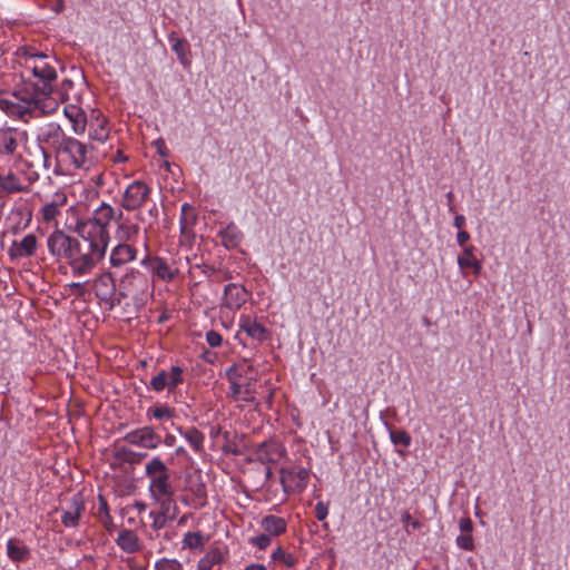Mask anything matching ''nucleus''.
I'll return each instance as SVG.
<instances>
[{"label":"nucleus","instance_id":"nucleus-1","mask_svg":"<svg viewBox=\"0 0 570 570\" xmlns=\"http://www.w3.org/2000/svg\"><path fill=\"white\" fill-rule=\"evenodd\" d=\"M37 139L47 168L51 157L47 148L51 149L57 166L62 169H88L92 163L87 145L67 136L58 124L50 122L46 125Z\"/></svg>","mask_w":570,"mask_h":570},{"label":"nucleus","instance_id":"nucleus-2","mask_svg":"<svg viewBox=\"0 0 570 570\" xmlns=\"http://www.w3.org/2000/svg\"><path fill=\"white\" fill-rule=\"evenodd\" d=\"M77 234L80 239L77 238L68 264L73 275L82 276L89 274L98 262L104 258L107 243L98 239V237L94 235L88 236L85 233Z\"/></svg>","mask_w":570,"mask_h":570},{"label":"nucleus","instance_id":"nucleus-3","mask_svg":"<svg viewBox=\"0 0 570 570\" xmlns=\"http://www.w3.org/2000/svg\"><path fill=\"white\" fill-rule=\"evenodd\" d=\"M146 475L149 479L151 497L164 508L168 509L174 503V487L170 482V471L167 465L155 456L146 464Z\"/></svg>","mask_w":570,"mask_h":570},{"label":"nucleus","instance_id":"nucleus-4","mask_svg":"<svg viewBox=\"0 0 570 570\" xmlns=\"http://www.w3.org/2000/svg\"><path fill=\"white\" fill-rule=\"evenodd\" d=\"M115 218V209L107 203H102L94 214V217L88 222L77 223L76 233H85L90 236L94 235L100 240L108 244L107 226Z\"/></svg>","mask_w":570,"mask_h":570},{"label":"nucleus","instance_id":"nucleus-5","mask_svg":"<svg viewBox=\"0 0 570 570\" xmlns=\"http://www.w3.org/2000/svg\"><path fill=\"white\" fill-rule=\"evenodd\" d=\"M150 193L151 189L146 183L142 180H135L125 189L120 200V206L129 212L137 210L146 203Z\"/></svg>","mask_w":570,"mask_h":570},{"label":"nucleus","instance_id":"nucleus-6","mask_svg":"<svg viewBox=\"0 0 570 570\" xmlns=\"http://www.w3.org/2000/svg\"><path fill=\"white\" fill-rule=\"evenodd\" d=\"M77 238L69 236L63 230L56 229L47 239L50 254L57 259L69 261Z\"/></svg>","mask_w":570,"mask_h":570},{"label":"nucleus","instance_id":"nucleus-7","mask_svg":"<svg viewBox=\"0 0 570 570\" xmlns=\"http://www.w3.org/2000/svg\"><path fill=\"white\" fill-rule=\"evenodd\" d=\"M31 57L39 59V61L32 67V73L41 82V86L37 85V89L43 95L51 94L53 91L52 81L57 78L55 67L45 61V59H47V55L42 52L32 53Z\"/></svg>","mask_w":570,"mask_h":570},{"label":"nucleus","instance_id":"nucleus-8","mask_svg":"<svg viewBox=\"0 0 570 570\" xmlns=\"http://www.w3.org/2000/svg\"><path fill=\"white\" fill-rule=\"evenodd\" d=\"M281 483L284 492H301L303 491L309 479V470L305 468H282L281 469Z\"/></svg>","mask_w":570,"mask_h":570},{"label":"nucleus","instance_id":"nucleus-9","mask_svg":"<svg viewBox=\"0 0 570 570\" xmlns=\"http://www.w3.org/2000/svg\"><path fill=\"white\" fill-rule=\"evenodd\" d=\"M184 382V370L180 366H171L167 372L161 370L157 375L150 380V389L155 392H161L165 389L168 392H174L178 385Z\"/></svg>","mask_w":570,"mask_h":570},{"label":"nucleus","instance_id":"nucleus-10","mask_svg":"<svg viewBox=\"0 0 570 570\" xmlns=\"http://www.w3.org/2000/svg\"><path fill=\"white\" fill-rule=\"evenodd\" d=\"M92 289L97 298L108 304L110 309L117 304L115 301L116 283L110 272L97 276L94 279Z\"/></svg>","mask_w":570,"mask_h":570},{"label":"nucleus","instance_id":"nucleus-11","mask_svg":"<svg viewBox=\"0 0 570 570\" xmlns=\"http://www.w3.org/2000/svg\"><path fill=\"white\" fill-rule=\"evenodd\" d=\"M286 453L282 443L275 440L265 441L256 446L255 460L263 464L276 463Z\"/></svg>","mask_w":570,"mask_h":570},{"label":"nucleus","instance_id":"nucleus-12","mask_svg":"<svg viewBox=\"0 0 570 570\" xmlns=\"http://www.w3.org/2000/svg\"><path fill=\"white\" fill-rule=\"evenodd\" d=\"M125 440L130 444L145 449H156L161 442L160 435H158L151 426H144L129 432L125 436Z\"/></svg>","mask_w":570,"mask_h":570},{"label":"nucleus","instance_id":"nucleus-13","mask_svg":"<svg viewBox=\"0 0 570 570\" xmlns=\"http://www.w3.org/2000/svg\"><path fill=\"white\" fill-rule=\"evenodd\" d=\"M85 512V501L81 493H76L69 505L61 510V522L66 528H73L79 524V521Z\"/></svg>","mask_w":570,"mask_h":570},{"label":"nucleus","instance_id":"nucleus-14","mask_svg":"<svg viewBox=\"0 0 570 570\" xmlns=\"http://www.w3.org/2000/svg\"><path fill=\"white\" fill-rule=\"evenodd\" d=\"M250 366H246V368L242 365H233L227 372L226 376L229 381V392L228 396L234 401H243V382L240 380L250 371Z\"/></svg>","mask_w":570,"mask_h":570},{"label":"nucleus","instance_id":"nucleus-15","mask_svg":"<svg viewBox=\"0 0 570 570\" xmlns=\"http://www.w3.org/2000/svg\"><path fill=\"white\" fill-rule=\"evenodd\" d=\"M141 264L150 266L153 273L158 278H160L161 281H165V282H170V281L175 279L177 277V275L179 274L178 268L171 267L164 258L158 257V256H155V257L146 256L141 261Z\"/></svg>","mask_w":570,"mask_h":570},{"label":"nucleus","instance_id":"nucleus-16","mask_svg":"<svg viewBox=\"0 0 570 570\" xmlns=\"http://www.w3.org/2000/svg\"><path fill=\"white\" fill-rule=\"evenodd\" d=\"M248 292L243 285L227 284L224 289L223 306L237 309L247 301Z\"/></svg>","mask_w":570,"mask_h":570},{"label":"nucleus","instance_id":"nucleus-17","mask_svg":"<svg viewBox=\"0 0 570 570\" xmlns=\"http://www.w3.org/2000/svg\"><path fill=\"white\" fill-rule=\"evenodd\" d=\"M187 490L194 495V507L203 508L206 504V485L202 480L199 472L189 474L186 479Z\"/></svg>","mask_w":570,"mask_h":570},{"label":"nucleus","instance_id":"nucleus-18","mask_svg":"<svg viewBox=\"0 0 570 570\" xmlns=\"http://www.w3.org/2000/svg\"><path fill=\"white\" fill-rule=\"evenodd\" d=\"M137 250L134 246L120 243L118 244L110 254V264L114 267H120L136 258Z\"/></svg>","mask_w":570,"mask_h":570},{"label":"nucleus","instance_id":"nucleus-19","mask_svg":"<svg viewBox=\"0 0 570 570\" xmlns=\"http://www.w3.org/2000/svg\"><path fill=\"white\" fill-rule=\"evenodd\" d=\"M37 248V237L28 234L21 242H13L9 254L12 258L32 256Z\"/></svg>","mask_w":570,"mask_h":570},{"label":"nucleus","instance_id":"nucleus-20","mask_svg":"<svg viewBox=\"0 0 570 570\" xmlns=\"http://www.w3.org/2000/svg\"><path fill=\"white\" fill-rule=\"evenodd\" d=\"M240 331L245 332L249 337L258 342H263L268 338V330L256 320L245 316L240 320Z\"/></svg>","mask_w":570,"mask_h":570},{"label":"nucleus","instance_id":"nucleus-21","mask_svg":"<svg viewBox=\"0 0 570 570\" xmlns=\"http://www.w3.org/2000/svg\"><path fill=\"white\" fill-rule=\"evenodd\" d=\"M144 283H146V279L139 271L131 269L126 273L120 279V292L119 297L117 298V304L120 303L121 297H126L128 295V292H130L134 286L141 285Z\"/></svg>","mask_w":570,"mask_h":570},{"label":"nucleus","instance_id":"nucleus-22","mask_svg":"<svg viewBox=\"0 0 570 570\" xmlns=\"http://www.w3.org/2000/svg\"><path fill=\"white\" fill-rule=\"evenodd\" d=\"M168 39L171 43V49L176 53L178 60L184 67H188L190 65L189 55V43L184 38H178L175 32H171L168 36Z\"/></svg>","mask_w":570,"mask_h":570},{"label":"nucleus","instance_id":"nucleus-23","mask_svg":"<svg viewBox=\"0 0 570 570\" xmlns=\"http://www.w3.org/2000/svg\"><path fill=\"white\" fill-rule=\"evenodd\" d=\"M227 554L225 547L212 548L198 562V570H210L215 564L222 563Z\"/></svg>","mask_w":570,"mask_h":570},{"label":"nucleus","instance_id":"nucleus-24","mask_svg":"<svg viewBox=\"0 0 570 570\" xmlns=\"http://www.w3.org/2000/svg\"><path fill=\"white\" fill-rule=\"evenodd\" d=\"M17 148V131L11 128L0 129V155H13Z\"/></svg>","mask_w":570,"mask_h":570},{"label":"nucleus","instance_id":"nucleus-25","mask_svg":"<svg viewBox=\"0 0 570 570\" xmlns=\"http://www.w3.org/2000/svg\"><path fill=\"white\" fill-rule=\"evenodd\" d=\"M66 117L72 122V128L76 134H82L86 129V114L75 105L67 106L63 110Z\"/></svg>","mask_w":570,"mask_h":570},{"label":"nucleus","instance_id":"nucleus-26","mask_svg":"<svg viewBox=\"0 0 570 570\" xmlns=\"http://www.w3.org/2000/svg\"><path fill=\"white\" fill-rule=\"evenodd\" d=\"M0 106L10 115L17 116L19 119L23 121H28L32 114L36 111L30 106L21 105L18 102H13L10 100H1Z\"/></svg>","mask_w":570,"mask_h":570},{"label":"nucleus","instance_id":"nucleus-27","mask_svg":"<svg viewBox=\"0 0 570 570\" xmlns=\"http://www.w3.org/2000/svg\"><path fill=\"white\" fill-rule=\"evenodd\" d=\"M219 236L222 238L223 245L226 248L237 247L243 239L242 232L237 228V226L234 223L227 225V227L219 233Z\"/></svg>","mask_w":570,"mask_h":570},{"label":"nucleus","instance_id":"nucleus-28","mask_svg":"<svg viewBox=\"0 0 570 570\" xmlns=\"http://www.w3.org/2000/svg\"><path fill=\"white\" fill-rule=\"evenodd\" d=\"M263 534H283L286 531L285 519L277 515H267L262 520Z\"/></svg>","mask_w":570,"mask_h":570},{"label":"nucleus","instance_id":"nucleus-29","mask_svg":"<svg viewBox=\"0 0 570 570\" xmlns=\"http://www.w3.org/2000/svg\"><path fill=\"white\" fill-rule=\"evenodd\" d=\"M474 247L468 246L463 248V255L459 256L458 264L461 268H471L475 275L481 272V263L474 257Z\"/></svg>","mask_w":570,"mask_h":570},{"label":"nucleus","instance_id":"nucleus-30","mask_svg":"<svg viewBox=\"0 0 570 570\" xmlns=\"http://www.w3.org/2000/svg\"><path fill=\"white\" fill-rule=\"evenodd\" d=\"M179 432L196 452L203 451L205 436L198 429L194 426L187 430L179 429Z\"/></svg>","mask_w":570,"mask_h":570},{"label":"nucleus","instance_id":"nucleus-31","mask_svg":"<svg viewBox=\"0 0 570 570\" xmlns=\"http://www.w3.org/2000/svg\"><path fill=\"white\" fill-rule=\"evenodd\" d=\"M107 121L104 118L97 117L96 124L91 122L90 125V137L94 140L105 142L109 137V129L107 128Z\"/></svg>","mask_w":570,"mask_h":570},{"label":"nucleus","instance_id":"nucleus-32","mask_svg":"<svg viewBox=\"0 0 570 570\" xmlns=\"http://www.w3.org/2000/svg\"><path fill=\"white\" fill-rule=\"evenodd\" d=\"M7 553L13 561H22L28 558L29 550L20 544L18 540L10 539L7 543Z\"/></svg>","mask_w":570,"mask_h":570},{"label":"nucleus","instance_id":"nucleus-33","mask_svg":"<svg viewBox=\"0 0 570 570\" xmlns=\"http://www.w3.org/2000/svg\"><path fill=\"white\" fill-rule=\"evenodd\" d=\"M0 188L9 194L20 193L24 190L18 177L13 173H9L6 176L2 175Z\"/></svg>","mask_w":570,"mask_h":570},{"label":"nucleus","instance_id":"nucleus-34","mask_svg":"<svg viewBox=\"0 0 570 570\" xmlns=\"http://www.w3.org/2000/svg\"><path fill=\"white\" fill-rule=\"evenodd\" d=\"M139 233V226L137 224L127 225L119 224L117 229V237L120 242H129L134 239Z\"/></svg>","mask_w":570,"mask_h":570},{"label":"nucleus","instance_id":"nucleus-35","mask_svg":"<svg viewBox=\"0 0 570 570\" xmlns=\"http://www.w3.org/2000/svg\"><path fill=\"white\" fill-rule=\"evenodd\" d=\"M115 455L120 461L134 464L139 463L146 454H139L128 448L119 446L117 448Z\"/></svg>","mask_w":570,"mask_h":570},{"label":"nucleus","instance_id":"nucleus-36","mask_svg":"<svg viewBox=\"0 0 570 570\" xmlns=\"http://www.w3.org/2000/svg\"><path fill=\"white\" fill-rule=\"evenodd\" d=\"M197 223V214L193 206L185 203L181 206L180 226L194 227Z\"/></svg>","mask_w":570,"mask_h":570},{"label":"nucleus","instance_id":"nucleus-37","mask_svg":"<svg viewBox=\"0 0 570 570\" xmlns=\"http://www.w3.org/2000/svg\"><path fill=\"white\" fill-rule=\"evenodd\" d=\"M117 544L126 552L132 553L139 549L137 537H117Z\"/></svg>","mask_w":570,"mask_h":570},{"label":"nucleus","instance_id":"nucleus-38","mask_svg":"<svg viewBox=\"0 0 570 570\" xmlns=\"http://www.w3.org/2000/svg\"><path fill=\"white\" fill-rule=\"evenodd\" d=\"M58 108V102L55 99H41L35 101V110H40L42 115H49Z\"/></svg>","mask_w":570,"mask_h":570},{"label":"nucleus","instance_id":"nucleus-39","mask_svg":"<svg viewBox=\"0 0 570 570\" xmlns=\"http://www.w3.org/2000/svg\"><path fill=\"white\" fill-rule=\"evenodd\" d=\"M391 441L394 444H401L405 448L410 446L411 444V436L410 434L404 430H392L390 432Z\"/></svg>","mask_w":570,"mask_h":570},{"label":"nucleus","instance_id":"nucleus-40","mask_svg":"<svg viewBox=\"0 0 570 570\" xmlns=\"http://www.w3.org/2000/svg\"><path fill=\"white\" fill-rule=\"evenodd\" d=\"M272 558L273 560L275 561H281L283 562L286 567L288 568H292L295 566L296 563V559L295 557H293L292 554L289 553H286L285 551H283L281 548H277L273 554H272Z\"/></svg>","mask_w":570,"mask_h":570},{"label":"nucleus","instance_id":"nucleus-41","mask_svg":"<svg viewBox=\"0 0 570 570\" xmlns=\"http://www.w3.org/2000/svg\"><path fill=\"white\" fill-rule=\"evenodd\" d=\"M205 537H184L183 548L200 551L205 546Z\"/></svg>","mask_w":570,"mask_h":570},{"label":"nucleus","instance_id":"nucleus-42","mask_svg":"<svg viewBox=\"0 0 570 570\" xmlns=\"http://www.w3.org/2000/svg\"><path fill=\"white\" fill-rule=\"evenodd\" d=\"M153 414V416L157 420H163V419H170L174 416V409L167 406V405H161V406H155V407H151L149 410Z\"/></svg>","mask_w":570,"mask_h":570},{"label":"nucleus","instance_id":"nucleus-43","mask_svg":"<svg viewBox=\"0 0 570 570\" xmlns=\"http://www.w3.org/2000/svg\"><path fill=\"white\" fill-rule=\"evenodd\" d=\"M252 381L253 379L252 377H246L245 379V382H243V402H246V403H254L255 402V391L253 389V384H252Z\"/></svg>","mask_w":570,"mask_h":570},{"label":"nucleus","instance_id":"nucleus-44","mask_svg":"<svg viewBox=\"0 0 570 570\" xmlns=\"http://www.w3.org/2000/svg\"><path fill=\"white\" fill-rule=\"evenodd\" d=\"M73 81L70 79H63L60 85L59 95L62 100H69L73 90Z\"/></svg>","mask_w":570,"mask_h":570},{"label":"nucleus","instance_id":"nucleus-45","mask_svg":"<svg viewBox=\"0 0 570 570\" xmlns=\"http://www.w3.org/2000/svg\"><path fill=\"white\" fill-rule=\"evenodd\" d=\"M193 227L180 226V244L191 246L195 239Z\"/></svg>","mask_w":570,"mask_h":570},{"label":"nucleus","instance_id":"nucleus-46","mask_svg":"<svg viewBox=\"0 0 570 570\" xmlns=\"http://www.w3.org/2000/svg\"><path fill=\"white\" fill-rule=\"evenodd\" d=\"M156 570H181V564L176 560L161 559L156 563Z\"/></svg>","mask_w":570,"mask_h":570},{"label":"nucleus","instance_id":"nucleus-47","mask_svg":"<svg viewBox=\"0 0 570 570\" xmlns=\"http://www.w3.org/2000/svg\"><path fill=\"white\" fill-rule=\"evenodd\" d=\"M59 214V209L55 203L46 204L42 207V217L43 220L50 222L56 218V216Z\"/></svg>","mask_w":570,"mask_h":570},{"label":"nucleus","instance_id":"nucleus-48","mask_svg":"<svg viewBox=\"0 0 570 570\" xmlns=\"http://www.w3.org/2000/svg\"><path fill=\"white\" fill-rule=\"evenodd\" d=\"M328 502L320 501L315 507V515L317 520L323 521L328 514Z\"/></svg>","mask_w":570,"mask_h":570},{"label":"nucleus","instance_id":"nucleus-49","mask_svg":"<svg viewBox=\"0 0 570 570\" xmlns=\"http://www.w3.org/2000/svg\"><path fill=\"white\" fill-rule=\"evenodd\" d=\"M206 341L212 347H217L222 344V335L216 331H209L206 333Z\"/></svg>","mask_w":570,"mask_h":570},{"label":"nucleus","instance_id":"nucleus-50","mask_svg":"<svg viewBox=\"0 0 570 570\" xmlns=\"http://www.w3.org/2000/svg\"><path fill=\"white\" fill-rule=\"evenodd\" d=\"M69 288L73 295H76L78 298H82L85 294L87 293V289L85 288V284L82 283H71L69 284Z\"/></svg>","mask_w":570,"mask_h":570},{"label":"nucleus","instance_id":"nucleus-51","mask_svg":"<svg viewBox=\"0 0 570 570\" xmlns=\"http://www.w3.org/2000/svg\"><path fill=\"white\" fill-rule=\"evenodd\" d=\"M456 543L461 549L472 550L473 549V537H456Z\"/></svg>","mask_w":570,"mask_h":570},{"label":"nucleus","instance_id":"nucleus-52","mask_svg":"<svg viewBox=\"0 0 570 570\" xmlns=\"http://www.w3.org/2000/svg\"><path fill=\"white\" fill-rule=\"evenodd\" d=\"M155 147L157 148V151L158 154L161 156V157H167L169 155V150L168 148L166 147V144L164 141V139L159 138L157 139L155 142H154Z\"/></svg>","mask_w":570,"mask_h":570},{"label":"nucleus","instance_id":"nucleus-53","mask_svg":"<svg viewBox=\"0 0 570 570\" xmlns=\"http://www.w3.org/2000/svg\"><path fill=\"white\" fill-rule=\"evenodd\" d=\"M459 525H460V530H461V532H463V533H469V532H471V531H472V528H473V523H472V521H471V519H470V518H462V519L460 520Z\"/></svg>","mask_w":570,"mask_h":570},{"label":"nucleus","instance_id":"nucleus-54","mask_svg":"<svg viewBox=\"0 0 570 570\" xmlns=\"http://www.w3.org/2000/svg\"><path fill=\"white\" fill-rule=\"evenodd\" d=\"M458 244L461 247H466L465 244L470 240V234L465 230H460L456 235Z\"/></svg>","mask_w":570,"mask_h":570},{"label":"nucleus","instance_id":"nucleus-55","mask_svg":"<svg viewBox=\"0 0 570 570\" xmlns=\"http://www.w3.org/2000/svg\"><path fill=\"white\" fill-rule=\"evenodd\" d=\"M271 537H255L253 539V543L258 546L259 548H265L269 544Z\"/></svg>","mask_w":570,"mask_h":570},{"label":"nucleus","instance_id":"nucleus-56","mask_svg":"<svg viewBox=\"0 0 570 570\" xmlns=\"http://www.w3.org/2000/svg\"><path fill=\"white\" fill-rule=\"evenodd\" d=\"M413 519L414 518H412V515L407 511L402 513L401 522L403 523L406 532H410V523Z\"/></svg>","mask_w":570,"mask_h":570},{"label":"nucleus","instance_id":"nucleus-57","mask_svg":"<svg viewBox=\"0 0 570 570\" xmlns=\"http://www.w3.org/2000/svg\"><path fill=\"white\" fill-rule=\"evenodd\" d=\"M99 499V508H98V513L101 515L104 514L105 517H108V507H107V501L104 499L102 495H99L98 497Z\"/></svg>","mask_w":570,"mask_h":570},{"label":"nucleus","instance_id":"nucleus-58","mask_svg":"<svg viewBox=\"0 0 570 570\" xmlns=\"http://www.w3.org/2000/svg\"><path fill=\"white\" fill-rule=\"evenodd\" d=\"M465 225V217L463 215H456L454 217V226L461 229Z\"/></svg>","mask_w":570,"mask_h":570},{"label":"nucleus","instance_id":"nucleus-59","mask_svg":"<svg viewBox=\"0 0 570 570\" xmlns=\"http://www.w3.org/2000/svg\"><path fill=\"white\" fill-rule=\"evenodd\" d=\"M422 528V523L417 519H413L410 523V532L411 531H420Z\"/></svg>","mask_w":570,"mask_h":570},{"label":"nucleus","instance_id":"nucleus-60","mask_svg":"<svg viewBox=\"0 0 570 570\" xmlns=\"http://www.w3.org/2000/svg\"><path fill=\"white\" fill-rule=\"evenodd\" d=\"M245 570H267V568L264 564L259 563H252L245 568Z\"/></svg>","mask_w":570,"mask_h":570},{"label":"nucleus","instance_id":"nucleus-61","mask_svg":"<svg viewBox=\"0 0 570 570\" xmlns=\"http://www.w3.org/2000/svg\"><path fill=\"white\" fill-rule=\"evenodd\" d=\"M194 267H196V268H200V269H202V272H203L204 274H207L208 272H212V271H213V267H212V266H209V265H206V264H203V265H200V264H195V265H194Z\"/></svg>","mask_w":570,"mask_h":570},{"label":"nucleus","instance_id":"nucleus-62","mask_svg":"<svg viewBox=\"0 0 570 570\" xmlns=\"http://www.w3.org/2000/svg\"><path fill=\"white\" fill-rule=\"evenodd\" d=\"M453 197H454V196H453V193H452V191H449V193L446 194L448 204H449V210H450V212H454V206H453V204H452V203H453Z\"/></svg>","mask_w":570,"mask_h":570},{"label":"nucleus","instance_id":"nucleus-63","mask_svg":"<svg viewBox=\"0 0 570 570\" xmlns=\"http://www.w3.org/2000/svg\"><path fill=\"white\" fill-rule=\"evenodd\" d=\"M175 441H176V438L174 435H171V434H167L165 440H164L165 444L168 445V446L174 445Z\"/></svg>","mask_w":570,"mask_h":570},{"label":"nucleus","instance_id":"nucleus-64","mask_svg":"<svg viewBox=\"0 0 570 570\" xmlns=\"http://www.w3.org/2000/svg\"><path fill=\"white\" fill-rule=\"evenodd\" d=\"M126 159H127V157L124 156L121 150H118L117 155L114 157L115 163H121V161H125Z\"/></svg>","mask_w":570,"mask_h":570}]
</instances>
